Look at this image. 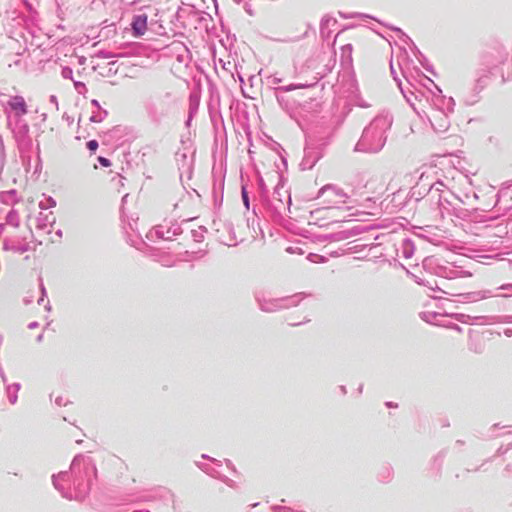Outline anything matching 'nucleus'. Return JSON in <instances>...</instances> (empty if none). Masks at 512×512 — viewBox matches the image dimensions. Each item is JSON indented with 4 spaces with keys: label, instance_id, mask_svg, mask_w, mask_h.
Listing matches in <instances>:
<instances>
[{
    "label": "nucleus",
    "instance_id": "3",
    "mask_svg": "<svg viewBox=\"0 0 512 512\" xmlns=\"http://www.w3.org/2000/svg\"><path fill=\"white\" fill-rule=\"evenodd\" d=\"M87 148L91 151V152H95L98 148V142L96 140H90L88 143H87Z\"/></svg>",
    "mask_w": 512,
    "mask_h": 512
},
{
    "label": "nucleus",
    "instance_id": "6",
    "mask_svg": "<svg viewBox=\"0 0 512 512\" xmlns=\"http://www.w3.org/2000/svg\"><path fill=\"white\" fill-rule=\"evenodd\" d=\"M344 49H345L346 51H348V52H349V54L351 55V53H352V51H353V47H352V45H351V44H347V45L344 47Z\"/></svg>",
    "mask_w": 512,
    "mask_h": 512
},
{
    "label": "nucleus",
    "instance_id": "4",
    "mask_svg": "<svg viewBox=\"0 0 512 512\" xmlns=\"http://www.w3.org/2000/svg\"><path fill=\"white\" fill-rule=\"evenodd\" d=\"M98 161L99 163L104 166V167H109L111 166V162L109 159L105 158V157H102V156H99L98 157Z\"/></svg>",
    "mask_w": 512,
    "mask_h": 512
},
{
    "label": "nucleus",
    "instance_id": "2",
    "mask_svg": "<svg viewBox=\"0 0 512 512\" xmlns=\"http://www.w3.org/2000/svg\"><path fill=\"white\" fill-rule=\"evenodd\" d=\"M132 28L137 36H141L145 33L147 29V16L146 15H138L133 19Z\"/></svg>",
    "mask_w": 512,
    "mask_h": 512
},
{
    "label": "nucleus",
    "instance_id": "1",
    "mask_svg": "<svg viewBox=\"0 0 512 512\" xmlns=\"http://www.w3.org/2000/svg\"><path fill=\"white\" fill-rule=\"evenodd\" d=\"M8 105L17 117L27 114V104L22 96H13L8 101Z\"/></svg>",
    "mask_w": 512,
    "mask_h": 512
},
{
    "label": "nucleus",
    "instance_id": "5",
    "mask_svg": "<svg viewBox=\"0 0 512 512\" xmlns=\"http://www.w3.org/2000/svg\"><path fill=\"white\" fill-rule=\"evenodd\" d=\"M242 197H243V201H244L245 205L248 206V196H247V192L245 191L244 188L242 189Z\"/></svg>",
    "mask_w": 512,
    "mask_h": 512
}]
</instances>
